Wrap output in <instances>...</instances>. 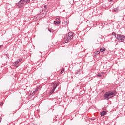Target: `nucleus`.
I'll return each instance as SVG.
<instances>
[{"label": "nucleus", "instance_id": "9b49d317", "mask_svg": "<svg viewBox=\"0 0 125 125\" xmlns=\"http://www.w3.org/2000/svg\"><path fill=\"white\" fill-rule=\"evenodd\" d=\"M64 25H68L69 24V21L67 20L64 22Z\"/></svg>", "mask_w": 125, "mask_h": 125}, {"label": "nucleus", "instance_id": "4be33fe9", "mask_svg": "<svg viewBox=\"0 0 125 125\" xmlns=\"http://www.w3.org/2000/svg\"><path fill=\"white\" fill-rule=\"evenodd\" d=\"M3 46L2 45H0V48H1V47H2Z\"/></svg>", "mask_w": 125, "mask_h": 125}, {"label": "nucleus", "instance_id": "2eb2a0df", "mask_svg": "<svg viewBox=\"0 0 125 125\" xmlns=\"http://www.w3.org/2000/svg\"><path fill=\"white\" fill-rule=\"evenodd\" d=\"M100 53V51H96L94 54V55H95V54H97V55H98Z\"/></svg>", "mask_w": 125, "mask_h": 125}, {"label": "nucleus", "instance_id": "1a4fd4ad", "mask_svg": "<svg viewBox=\"0 0 125 125\" xmlns=\"http://www.w3.org/2000/svg\"><path fill=\"white\" fill-rule=\"evenodd\" d=\"M107 112L105 111H103V112H101V116L103 117V116H105V115H106Z\"/></svg>", "mask_w": 125, "mask_h": 125}, {"label": "nucleus", "instance_id": "f8f14e48", "mask_svg": "<svg viewBox=\"0 0 125 125\" xmlns=\"http://www.w3.org/2000/svg\"><path fill=\"white\" fill-rule=\"evenodd\" d=\"M61 22L60 21H54V25H56V24H60Z\"/></svg>", "mask_w": 125, "mask_h": 125}, {"label": "nucleus", "instance_id": "dca6fc26", "mask_svg": "<svg viewBox=\"0 0 125 125\" xmlns=\"http://www.w3.org/2000/svg\"><path fill=\"white\" fill-rule=\"evenodd\" d=\"M65 71V68H62V70H61V74H62V73H63Z\"/></svg>", "mask_w": 125, "mask_h": 125}, {"label": "nucleus", "instance_id": "423d86ee", "mask_svg": "<svg viewBox=\"0 0 125 125\" xmlns=\"http://www.w3.org/2000/svg\"><path fill=\"white\" fill-rule=\"evenodd\" d=\"M67 36H68L69 38L73 39V37H74V33L73 32H69L68 33Z\"/></svg>", "mask_w": 125, "mask_h": 125}, {"label": "nucleus", "instance_id": "aec40b11", "mask_svg": "<svg viewBox=\"0 0 125 125\" xmlns=\"http://www.w3.org/2000/svg\"><path fill=\"white\" fill-rule=\"evenodd\" d=\"M59 20V18H57L56 19V20L57 21H58Z\"/></svg>", "mask_w": 125, "mask_h": 125}, {"label": "nucleus", "instance_id": "ddd939ff", "mask_svg": "<svg viewBox=\"0 0 125 125\" xmlns=\"http://www.w3.org/2000/svg\"><path fill=\"white\" fill-rule=\"evenodd\" d=\"M105 50H106V48H101L100 49V51H101V52H103V51H105Z\"/></svg>", "mask_w": 125, "mask_h": 125}, {"label": "nucleus", "instance_id": "6ab92c4d", "mask_svg": "<svg viewBox=\"0 0 125 125\" xmlns=\"http://www.w3.org/2000/svg\"><path fill=\"white\" fill-rule=\"evenodd\" d=\"M44 9H47V5L44 6Z\"/></svg>", "mask_w": 125, "mask_h": 125}, {"label": "nucleus", "instance_id": "7ed1b4c3", "mask_svg": "<svg viewBox=\"0 0 125 125\" xmlns=\"http://www.w3.org/2000/svg\"><path fill=\"white\" fill-rule=\"evenodd\" d=\"M117 40H118V42H122L125 41V37L123 35H117Z\"/></svg>", "mask_w": 125, "mask_h": 125}, {"label": "nucleus", "instance_id": "20e7f679", "mask_svg": "<svg viewBox=\"0 0 125 125\" xmlns=\"http://www.w3.org/2000/svg\"><path fill=\"white\" fill-rule=\"evenodd\" d=\"M24 5H25V4L24 3V2H23V0H21L17 4V6L20 8H21L22 7H23Z\"/></svg>", "mask_w": 125, "mask_h": 125}, {"label": "nucleus", "instance_id": "4468645a", "mask_svg": "<svg viewBox=\"0 0 125 125\" xmlns=\"http://www.w3.org/2000/svg\"><path fill=\"white\" fill-rule=\"evenodd\" d=\"M38 89H39V88H37L35 89V91H33L32 94H34V93H36V92H37V91H38Z\"/></svg>", "mask_w": 125, "mask_h": 125}, {"label": "nucleus", "instance_id": "0eeeda50", "mask_svg": "<svg viewBox=\"0 0 125 125\" xmlns=\"http://www.w3.org/2000/svg\"><path fill=\"white\" fill-rule=\"evenodd\" d=\"M19 63V62H17V61H16L13 64V66L14 67H15V68H18V65L17 66V65H18Z\"/></svg>", "mask_w": 125, "mask_h": 125}, {"label": "nucleus", "instance_id": "a211bd4d", "mask_svg": "<svg viewBox=\"0 0 125 125\" xmlns=\"http://www.w3.org/2000/svg\"><path fill=\"white\" fill-rule=\"evenodd\" d=\"M3 102H1L0 104V106H3Z\"/></svg>", "mask_w": 125, "mask_h": 125}, {"label": "nucleus", "instance_id": "f257e3e1", "mask_svg": "<svg viewBox=\"0 0 125 125\" xmlns=\"http://www.w3.org/2000/svg\"><path fill=\"white\" fill-rule=\"evenodd\" d=\"M116 94H117V93L115 91H110L109 92H107L104 95V99L108 100L109 98H112V97H114V96L116 95Z\"/></svg>", "mask_w": 125, "mask_h": 125}, {"label": "nucleus", "instance_id": "393cba45", "mask_svg": "<svg viewBox=\"0 0 125 125\" xmlns=\"http://www.w3.org/2000/svg\"><path fill=\"white\" fill-rule=\"evenodd\" d=\"M111 1H112V0H110Z\"/></svg>", "mask_w": 125, "mask_h": 125}, {"label": "nucleus", "instance_id": "b1692460", "mask_svg": "<svg viewBox=\"0 0 125 125\" xmlns=\"http://www.w3.org/2000/svg\"><path fill=\"white\" fill-rule=\"evenodd\" d=\"M1 122V118H0V123Z\"/></svg>", "mask_w": 125, "mask_h": 125}, {"label": "nucleus", "instance_id": "39448f33", "mask_svg": "<svg viewBox=\"0 0 125 125\" xmlns=\"http://www.w3.org/2000/svg\"><path fill=\"white\" fill-rule=\"evenodd\" d=\"M71 40H72V39L70 38V37H69L68 36H67V35H66V37L65 38V41L64 42V43H68V42H70Z\"/></svg>", "mask_w": 125, "mask_h": 125}, {"label": "nucleus", "instance_id": "f3484780", "mask_svg": "<svg viewBox=\"0 0 125 125\" xmlns=\"http://www.w3.org/2000/svg\"><path fill=\"white\" fill-rule=\"evenodd\" d=\"M22 59H19L17 60V62L19 63V62H21L22 61Z\"/></svg>", "mask_w": 125, "mask_h": 125}, {"label": "nucleus", "instance_id": "9d476101", "mask_svg": "<svg viewBox=\"0 0 125 125\" xmlns=\"http://www.w3.org/2000/svg\"><path fill=\"white\" fill-rule=\"evenodd\" d=\"M104 73L102 72L101 73H99L97 75V77H102V75H103Z\"/></svg>", "mask_w": 125, "mask_h": 125}, {"label": "nucleus", "instance_id": "412c9836", "mask_svg": "<svg viewBox=\"0 0 125 125\" xmlns=\"http://www.w3.org/2000/svg\"><path fill=\"white\" fill-rule=\"evenodd\" d=\"M117 10H118V8L114 9V11H117Z\"/></svg>", "mask_w": 125, "mask_h": 125}, {"label": "nucleus", "instance_id": "5701e85b", "mask_svg": "<svg viewBox=\"0 0 125 125\" xmlns=\"http://www.w3.org/2000/svg\"><path fill=\"white\" fill-rule=\"evenodd\" d=\"M112 34H113V35H116V33H112Z\"/></svg>", "mask_w": 125, "mask_h": 125}, {"label": "nucleus", "instance_id": "f03ea898", "mask_svg": "<svg viewBox=\"0 0 125 125\" xmlns=\"http://www.w3.org/2000/svg\"><path fill=\"white\" fill-rule=\"evenodd\" d=\"M58 85H59V82H54L52 83L51 85V88L52 89V91L50 92V94H52V93L54 92L55 89L57 87V86H58Z\"/></svg>", "mask_w": 125, "mask_h": 125}, {"label": "nucleus", "instance_id": "6e6552de", "mask_svg": "<svg viewBox=\"0 0 125 125\" xmlns=\"http://www.w3.org/2000/svg\"><path fill=\"white\" fill-rule=\"evenodd\" d=\"M23 0V2L24 4H27L30 2V0Z\"/></svg>", "mask_w": 125, "mask_h": 125}]
</instances>
